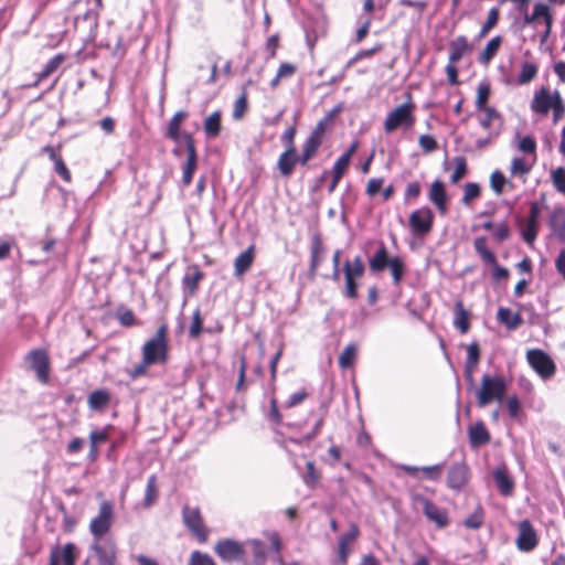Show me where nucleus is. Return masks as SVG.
<instances>
[{"label":"nucleus","instance_id":"f257e3e1","mask_svg":"<svg viewBox=\"0 0 565 565\" xmlns=\"http://www.w3.org/2000/svg\"><path fill=\"white\" fill-rule=\"evenodd\" d=\"M416 108L412 94L408 93L404 103L387 111L383 120L384 132L392 135L399 129L404 131L412 130L417 121Z\"/></svg>","mask_w":565,"mask_h":565},{"label":"nucleus","instance_id":"f03ea898","mask_svg":"<svg viewBox=\"0 0 565 565\" xmlns=\"http://www.w3.org/2000/svg\"><path fill=\"white\" fill-rule=\"evenodd\" d=\"M390 269L393 282L398 285L405 275L406 265L401 256H391L386 245L380 242L377 249L369 258V269L372 274H379Z\"/></svg>","mask_w":565,"mask_h":565},{"label":"nucleus","instance_id":"7ed1b4c3","mask_svg":"<svg viewBox=\"0 0 565 565\" xmlns=\"http://www.w3.org/2000/svg\"><path fill=\"white\" fill-rule=\"evenodd\" d=\"M168 326L162 323L154 335L148 339L141 348V358L152 365H164L170 359Z\"/></svg>","mask_w":565,"mask_h":565},{"label":"nucleus","instance_id":"20e7f679","mask_svg":"<svg viewBox=\"0 0 565 565\" xmlns=\"http://www.w3.org/2000/svg\"><path fill=\"white\" fill-rule=\"evenodd\" d=\"M344 288L343 295L348 299L355 300L359 298L360 280L365 275V264L360 255L352 259H347L342 267Z\"/></svg>","mask_w":565,"mask_h":565},{"label":"nucleus","instance_id":"39448f33","mask_svg":"<svg viewBox=\"0 0 565 565\" xmlns=\"http://www.w3.org/2000/svg\"><path fill=\"white\" fill-rule=\"evenodd\" d=\"M507 392V383L502 376H490L484 374L481 377L480 388L476 397L479 407H486L493 401L501 402Z\"/></svg>","mask_w":565,"mask_h":565},{"label":"nucleus","instance_id":"423d86ee","mask_svg":"<svg viewBox=\"0 0 565 565\" xmlns=\"http://www.w3.org/2000/svg\"><path fill=\"white\" fill-rule=\"evenodd\" d=\"M540 23L544 24V31L541 34L542 41L547 40L552 33L554 24V13L552 8L542 1L534 3L533 10L530 13L529 10L523 13V24L537 26Z\"/></svg>","mask_w":565,"mask_h":565},{"label":"nucleus","instance_id":"0eeeda50","mask_svg":"<svg viewBox=\"0 0 565 565\" xmlns=\"http://www.w3.org/2000/svg\"><path fill=\"white\" fill-rule=\"evenodd\" d=\"M89 550L92 554L86 558L84 565H116L117 546L115 540L94 541Z\"/></svg>","mask_w":565,"mask_h":565},{"label":"nucleus","instance_id":"6e6552de","mask_svg":"<svg viewBox=\"0 0 565 565\" xmlns=\"http://www.w3.org/2000/svg\"><path fill=\"white\" fill-rule=\"evenodd\" d=\"M182 522L199 543L204 544L207 542L210 531L199 508L184 505L182 508Z\"/></svg>","mask_w":565,"mask_h":565},{"label":"nucleus","instance_id":"1a4fd4ad","mask_svg":"<svg viewBox=\"0 0 565 565\" xmlns=\"http://www.w3.org/2000/svg\"><path fill=\"white\" fill-rule=\"evenodd\" d=\"M526 361L532 370L544 381L551 380L556 373L554 360L541 349L527 350Z\"/></svg>","mask_w":565,"mask_h":565},{"label":"nucleus","instance_id":"9d476101","mask_svg":"<svg viewBox=\"0 0 565 565\" xmlns=\"http://www.w3.org/2000/svg\"><path fill=\"white\" fill-rule=\"evenodd\" d=\"M114 523V507L109 501H103L99 505L98 514L92 519L89 531L94 541L102 542V537L107 534Z\"/></svg>","mask_w":565,"mask_h":565},{"label":"nucleus","instance_id":"9b49d317","mask_svg":"<svg viewBox=\"0 0 565 565\" xmlns=\"http://www.w3.org/2000/svg\"><path fill=\"white\" fill-rule=\"evenodd\" d=\"M435 214L428 206L414 210L408 217V226L413 235L426 237L434 227Z\"/></svg>","mask_w":565,"mask_h":565},{"label":"nucleus","instance_id":"f8f14e48","mask_svg":"<svg viewBox=\"0 0 565 565\" xmlns=\"http://www.w3.org/2000/svg\"><path fill=\"white\" fill-rule=\"evenodd\" d=\"M473 248L484 264L493 267V279L505 280L509 278V270L498 264L497 256L488 248V239L486 236L476 237Z\"/></svg>","mask_w":565,"mask_h":565},{"label":"nucleus","instance_id":"ddd939ff","mask_svg":"<svg viewBox=\"0 0 565 565\" xmlns=\"http://www.w3.org/2000/svg\"><path fill=\"white\" fill-rule=\"evenodd\" d=\"M25 361L29 363V367L35 373L39 382L42 384L50 382L51 360L45 349L31 350L26 354Z\"/></svg>","mask_w":565,"mask_h":565},{"label":"nucleus","instance_id":"4468645a","mask_svg":"<svg viewBox=\"0 0 565 565\" xmlns=\"http://www.w3.org/2000/svg\"><path fill=\"white\" fill-rule=\"evenodd\" d=\"M183 141L186 150V160L182 168V183L184 186H188L191 184L193 175L198 168V153L195 140L191 132H183Z\"/></svg>","mask_w":565,"mask_h":565},{"label":"nucleus","instance_id":"2eb2a0df","mask_svg":"<svg viewBox=\"0 0 565 565\" xmlns=\"http://www.w3.org/2000/svg\"><path fill=\"white\" fill-rule=\"evenodd\" d=\"M414 500L422 504L426 519L438 529H444L449 524L448 511L446 509L438 507L422 494H416Z\"/></svg>","mask_w":565,"mask_h":565},{"label":"nucleus","instance_id":"dca6fc26","mask_svg":"<svg viewBox=\"0 0 565 565\" xmlns=\"http://www.w3.org/2000/svg\"><path fill=\"white\" fill-rule=\"evenodd\" d=\"M214 552L227 563L241 562L245 556L244 544L231 539L220 540L214 546Z\"/></svg>","mask_w":565,"mask_h":565},{"label":"nucleus","instance_id":"f3484780","mask_svg":"<svg viewBox=\"0 0 565 565\" xmlns=\"http://www.w3.org/2000/svg\"><path fill=\"white\" fill-rule=\"evenodd\" d=\"M515 544L521 552H531L537 546L539 536L530 520L519 522Z\"/></svg>","mask_w":565,"mask_h":565},{"label":"nucleus","instance_id":"a211bd4d","mask_svg":"<svg viewBox=\"0 0 565 565\" xmlns=\"http://www.w3.org/2000/svg\"><path fill=\"white\" fill-rule=\"evenodd\" d=\"M478 121L490 137H498L503 128V117L494 107L477 110Z\"/></svg>","mask_w":565,"mask_h":565},{"label":"nucleus","instance_id":"6ab92c4d","mask_svg":"<svg viewBox=\"0 0 565 565\" xmlns=\"http://www.w3.org/2000/svg\"><path fill=\"white\" fill-rule=\"evenodd\" d=\"M79 551L74 543L56 545L50 552L49 565H75Z\"/></svg>","mask_w":565,"mask_h":565},{"label":"nucleus","instance_id":"aec40b11","mask_svg":"<svg viewBox=\"0 0 565 565\" xmlns=\"http://www.w3.org/2000/svg\"><path fill=\"white\" fill-rule=\"evenodd\" d=\"M359 536L360 529L355 523H352L349 531L339 537L337 548V563L339 565L348 564V559L352 553V544L358 540Z\"/></svg>","mask_w":565,"mask_h":565},{"label":"nucleus","instance_id":"412c9836","mask_svg":"<svg viewBox=\"0 0 565 565\" xmlns=\"http://www.w3.org/2000/svg\"><path fill=\"white\" fill-rule=\"evenodd\" d=\"M326 247L320 233H315L310 242V262L308 277L313 280L317 277L320 265L323 262Z\"/></svg>","mask_w":565,"mask_h":565},{"label":"nucleus","instance_id":"4be33fe9","mask_svg":"<svg viewBox=\"0 0 565 565\" xmlns=\"http://www.w3.org/2000/svg\"><path fill=\"white\" fill-rule=\"evenodd\" d=\"M554 100L555 90L552 92L547 87H541L534 93L531 109L535 114L547 116L554 105Z\"/></svg>","mask_w":565,"mask_h":565},{"label":"nucleus","instance_id":"5701e85b","mask_svg":"<svg viewBox=\"0 0 565 565\" xmlns=\"http://www.w3.org/2000/svg\"><path fill=\"white\" fill-rule=\"evenodd\" d=\"M429 201L436 206L440 215H446L448 212V195L446 185L441 180H435L428 191Z\"/></svg>","mask_w":565,"mask_h":565},{"label":"nucleus","instance_id":"b1692460","mask_svg":"<svg viewBox=\"0 0 565 565\" xmlns=\"http://www.w3.org/2000/svg\"><path fill=\"white\" fill-rule=\"evenodd\" d=\"M469 480V468L465 462H457L449 468L447 486L454 490H461Z\"/></svg>","mask_w":565,"mask_h":565},{"label":"nucleus","instance_id":"393cba45","mask_svg":"<svg viewBox=\"0 0 565 565\" xmlns=\"http://www.w3.org/2000/svg\"><path fill=\"white\" fill-rule=\"evenodd\" d=\"M473 50L472 43L469 42L466 35H458L449 42L448 61L450 63H458L466 55Z\"/></svg>","mask_w":565,"mask_h":565},{"label":"nucleus","instance_id":"a878e982","mask_svg":"<svg viewBox=\"0 0 565 565\" xmlns=\"http://www.w3.org/2000/svg\"><path fill=\"white\" fill-rule=\"evenodd\" d=\"M204 277L205 274L200 269L199 265L193 264L186 268L182 278V285L188 296L193 297L198 292L200 282Z\"/></svg>","mask_w":565,"mask_h":565},{"label":"nucleus","instance_id":"bb28decb","mask_svg":"<svg viewBox=\"0 0 565 565\" xmlns=\"http://www.w3.org/2000/svg\"><path fill=\"white\" fill-rule=\"evenodd\" d=\"M189 114L185 110L177 111L170 119L164 136L179 143L183 140V134L181 132L182 124L188 118Z\"/></svg>","mask_w":565,"mask_h":565},{"label":"nucleus","instance_id":"cd10ccee","mask_svg":"<svg viewBox=\"0 0 565 565\" xmlns=\"http://www.w3.org/2000/svg\"><path fill=\"white\" fill-rule=\"evenodd\" d=\"M297 163H300L297 150L286 149L278 158L277 168L282 177L288 178L294 173Z\"/></svg>","mask_w":565,"mask_h":565},{"label":"nucleus","instance_id":"c85d7f7f","mask_svg":"<svg viewBox=\"0 0 565 565\" xmlns=\"http://www.w3.org/2000/svg\"><path fill=\"white\" fill-rule=\"evenodd\" d=\"M256 247L254 244L249 245L234 260V275L236 277L243 276L248 271L255 260Z\"/></svg>","mask_w":565,"mask_h":565},{"label":"nucleus","instance_id":"c756f323","mask_svg":"<svg viewBox=\"0 0 565 565\" xmlns=\"http://www.w3.org/2000/svg\"><path fill=\"white\" fill-rule=\"evenodd\" d=\"M111 402V394L106 388L93 391L87 397L88 407L92 411L103 413Z\"/></svg>","mask_w":565,"mask_h":565},{"label":"nucleus","instance_id":"7c9ffc66","mask_svg":"<svg viewBox=\"0 0 565 565\" xmlns=\"http://www.w3.org/2000/svg\"><path fill=\"white\" fill-rule=\"evenodd\" d=\"M469 443L472 448H478L490 441V433L483 422H477L468 429Z\"/></svg>","mask_w":565,"mask_h":565},{"label":"nucleus","instance_id":"2f4dec72","mask_svg":"<svg viewBox=\"0 0 565 565\" xmlns=\"http://www.w3.org/2000/svg\"><path fill=\"white\" fill-rule=\"evenodd\" d=\"M493 479L495 481L499 492L502 495L509 497L512 494L514 490V481L510 477L508 469L505 467L497 468L493 471Z\"/></svg>","mask_w":565,"mask_h":565},{"label":"nucleus","instance_id":"473e14b6","mask_svg":"<svg viewBox=\"0 0 565 565\" xmlns=\"http://www.w3.org/2000/svg\"><path fill=\"white\" fill-rule=\"evenodd\" d=\"M454 313H455V319H454L455 327L459 330V332L461 334L467 333L470 329L471 313L468 309L465 308L462 300L459 299L455 302Z\"/></svg>","mask_w":565,"mask_h":565},{"label":"nucleus","instance_id":"72a5a7b5","mask_svg":"<svg viewBox=\"0 0 565 565\" xmlns=\"http://www.w3.org/2000/svg\"><path fill=\"white\" fill-rule=\"evenodd\" d=\"M203 130L209 139H215L222 130V111L215 110L210 114L203 121Z\"/></svg>","mask_w":565,"mask_h":565},{"label":"nucleus","instance_id":"f704fd0d","mask_svg":"<svg viewBox=\"0 0 565 565\" xmlns=\"http://www.w3.org/2000/svg\"><path fill=\"white\" fill-rule=\"evenodd\" d=\"M322 143L323 139L310 134L302 145L300 164L306 166L317 154Z\"/></svg>","mask_w":565,"mask_h":565},{"label":"nucleus","instance_id":"c9c22d12","mask_svg":"<svg viewBox=\"0 0 565 565\" xmlns=\"http://www.w3.org/2000/svg\"><path fill=\"white\" fill-rule=\"evenodd\" d=\"M341 111V107L337 106L332 110H330L323 118H321L312 131L311 135L319 137L324 140L326 135L331 130L335 116Z\"/></svg>","mask_w":565,"mask_h":565},{"label":"nucleus","instance_id":"e433bc0d","mask_svg":"<svg viewBox=\"0 0 565 565\" xmlns=\"http://www.w3.org/2000/svg\"><path fill=\"white\" fill-rule=\"evenodd\" d=\"M503 43L502 35H495L484 46V49L480 52L478 61L482 65H489L493 57L498 54L501 45Z\"/></svg>","mask_w":565,"mask_h":565},{"label":"nucleus","instance_id":"4c0bfd02","mask_svg":"<svg viewBox=\"0 0 565 565\" xmlns=\"http://www.w3.org/2000/svg\"><path fill=\"white\" fill-rule=\"evenodd\" d=\"M497 320L505 326L509 330L518 329L522 323L523 319L520 313L512 312L509 308L500 307L497 312Z\"/></svg>","mask_w":565,"mask_h":565},{"label":"nucleus","instance_id":"58836bf2","mask_svg":"<svg viewBox=\"0 0 565 565\" xmlns=\"http://www.w3.org/2000/svg\"><path fill=\"white\" fill-rule=\"evenodd\" d=\"M66 55L58 53L54 55L43 67V70L36 75V81L33 86L36 87L42 81L51 76L58 67L65 62Z\"/></svg>","mask_w":565,"mask_h":565},{"label":"nucleus","instance_id":"ea45409f","mask_svg":"<svg viewBox=\"0 0 565 565\" xmlns=\"http://www.w3.org/2000/svg\"><path fill=\"white\" fill-rule=\"evenodd\" d=\"M539 73V65L534 62H523L516 77L519 85H525L535 79Z\"/></svg>","mask_w":565,"mask_h":565},{"label":"nucleus","instance_id":"a19ab883","mask_svg":"<svg viewBox=\"0 0 565 565\" xmlns=\"http://www.w3.org/2000/svg\"><path fill=\"white\" fill-rule=\"evenodd\" d=\"M246 545L250 547L253 563L255 565H264L267 561L264 542L258 539H252L246 542Z\"/></svg>","mask_w":565,"mask_h":565},{"label":"nucleus","instance_id":"79ce46f5","mask_svg":"<svg viewBox=\"0 0 565 565\" xmlns=\"http://www.w3.org/2000/svg\"><path fill=\"white\" fill-rule=\"evenodd\" d=\"M115 317L118 320V322L120 323V326L126 327V328H130V327L139 324V322L135 316V312L131 309L127 308L125 305L118 306V308L115 312Z\"/></svg>","mask_w":565,"mask_h":565},{"label":"nucleus","instance_id":"37998d69","mask_svg":"<svg viewBox=\"0 0 565 565\" xmlns=\"http://www.w3.org/2000/svg\"><path fill=\"white\" fill-rule=\"evenodd\" d=\"M490 95H491L490 84L481 83L477 89V97H476V109L477 110L492 107V106L488 105Z\"/></svg>","mask_w":565,"mask_h":565},{"label":"nucleus","instance_id":"c03bdc74","mask_svg":"<svg viewBox=\"0 0 565 565\" xmlns=\"http://www.w3.org/2000/svg\"><path fill=\"white\" fill-rule=\"evenodd\" d=\"M158 498L157 476L151 475L147 480L146 493L143 499L145 507H151Z\"/></svg>","mask_w":565,"mask_h":565},{"label":"nucleus","instance_id":"a18cd8bd","mask_svg":"<svg viewBox=\"0 0 565 565\" xmlns=\"http://www.w3.org/2000/svg\"><path fill=\"white\" fill-rule=\"evenodd\" d=\"M500 10L498 8H491L488 12L486 22L482 24L479 31V38H484L499 22Z\"/></svg>","mask_w":565,"mask_h":565},{"label":"nucleus","instance_id":"49530a36","mask_svg":"<svg viewBox=\"0 0 565 565\" xmlns=\"http://www.w3.org/2000/svg\"><path fill=\"white\" fill-rule=\"evenodd\" d=\"M481 196V186L476 182H468L463 186V195L461 202L463 205H470L473 200Z\"/></svg>","mask_w":565,"mask_h":565},{"label":"nucleus","instance_id":"de8ad7c7","mask_svg":"<svg viewBox=\"0 0 565 565\" xmlns=\"http://www.w3.org/2000/svg\"><path fill=\"white\" fill-rule=\"evenodd\" d=\"M266 539L270 543V551L277 554V559L282 565H299L298 563L284 564L282 556L280 554L282 548V542L277 532H266Z\"/></svg>","mask_w":565,"mask_h":565},{"label":"nucleus","instance_id":"09e8293b","mask_svg":"<svg viewBox=\"0 0 565 565\" xmlns=\"http://www.w3.org/2000/svg\"><path fill=\"white\" fill-rule=\"evenodd\" d=\"M533 162H527L524 158H513L511 162V174L512 175H519V177H525L530 173L532 170Z\"/></svg>","mask_w":565,"mask_h":565},{"label":"nucleus","instance_id":"8fccbe9b","mask_svg":"<svg viewBox=\"0 0 565 565\" xmlns=\"http://www.w3.org/2000/svg\"><path fill=\"white\" fill-rule=\"evenodd\" d=\"M297 71V67L290 63H281L277 70L276 76L271 79L270 86L277 87L282 78L291 77Z\"/></svg>","mask_w":565,"mask_h":565},{"label":"nucleus","instance_id":"3c124183","mask_svg":"<svg viewBox=\"0 0 565 565\" xmlns=\"http://www.w3.org/2000/svg\"><path fill=\"white\" fill-rule=\"evenodd\" d=\"M539 222L526 221L521 228V235L525 243L532 245L536 239Z\"/></svg>","mask_w":565,"mask_h":565},{"label":"nucleus","instance_id":"603ef678","mask_svg":"<svg viewBox=\"0 0 565 565\" xmlns=\"http://www.w3.org/2000/svg\"><path fill=\"white\" fill-rule=\"evenodd\" d=\"M355 359L356 348L354 344H349L339 356V366L342 369H349L353 365Z\"/></svg>","mask_w":565,"mask_h":565},{"label":"nucleus","instance_id":"864d4df0","mask_svg":"<svg viewBox=\"0 0 565 565\" xmlns=\"http://www.w3.org/2000/svg\"><path fill=\"white\" fill-rule=\"evenodd\" d=\"M484 522V512L482 507H478L473 513L468 515L463 522L465 526L472 530H478Z\"/></svg>","mask_w":565,"mask_h":565},{"label":"nucleus","instance_id":"5fc2aeb1","mask_svg":"<svg viewBox=\"0 0 565 565\" xmlns=\"http://www.w3.org/2000/svg\"><path fill=\"white\" fill-rule=\"evenodd\" d=\"M454 161L456 163V168L450 175V182L456 184L468 173V166L465 157H456Z\"/></svg>","mask_w":565,"mask_h":565},{"label":"nucleus","instance_id":"6e6d98bb","mask_svg":"<svg viewBox=\"0 0 565 565\" xmlns=\"http://www.w3.org/2000/svg\"><path fill=\"white\" fill-rule=\"evenodd\" d=\"M508 180L500 170H495L490 174V188L497 195H501L504 192Z\"/></svg>","mask_w":565,"mask_h":565},{"label":"nucleus","instance_id":"4d7b16f0","mask_svg":"<svg viewBox=\"0 0 565 565\" xmlns=\"http://www.w3.org/2000/svg\"><path fill=\"white\" fill-rule=\"evenodd\" d=\"M248 110V99L247 93L243 92L242 95L235 100L234 109H233V118L235 120H239L244 117L246 111Z\"/></svg>","mask_w":565,"mask_h":565},{"label":"nucleus","instance_id":"13d9d810","mask_svg":"<svg viewBox=\"0 0 565 565\" xmlns=\"http://www.w3.org/2000/svg\"><path fill=\"white\" fill-rule=\"evenodd\" d=\"M306 475L303 481L309 487H316L321 478L320 472L316 469L315 462L309 460L306 462Z\"/></svg>","mask_w":565,"mask_h":565},{"label":"nucleus","instance_id":"bf43d9fd","mask_svg":"<svg viewBox=\"0 0 565 565\" xmlns=\"http://www.w3.org/2000/svg\"><path fill=\"white\" fill-rule=\"evenodd\" d=\"M553 111V122L557 124L565 115V103L558 90L555 89V100L551 109Z\"/></svg>","mask_w":565,"mask_h":565},{"label":"nucleus","instance_id":"052dcab7","mask_svg":"<svg viewBox=\"0 0 565 565\" xmlns=\"http://www.w3.org/2000/svg\"><path fill=\"white\" fill-rule=\"evenodd\" d=\"M554 188L562 194H565V168L558 167L551 173Z\"/></svg>","mask_w":565,"mask_h":565},{"label":"nucleus","instance_id":"680f3d73","mask_svg":"<svg viewBox=\"0 0 565 565\" xmlns=\"http://www.w3.org/2000/svg\"><path fill=\"white\" fill-rule=\"evenodd\" d=\"M82 21L87 22L89 29H96L98 25V12L95 9H88L82 15L78 14L75 18V25L77 26Z\"/></svg>","mask_w":565,"mask_h":565},{"label":"nucleus","instance_id":"e2e57ef3","mask_svg":"<svg viewBox=\"0 0 565 565\" xmlns=\"http://www.w3.org/2000/svg\"><path fill=\"white\" fill-rule=\"evenodd\" d=\"M150 366H152V364L146 362V360L141 358V361L135 364L131 369H129L127 371V374L131 380H137L139 377L147 375Z\"/></svg>","mask_w":565,"mask_h":565},{"label":"nucleus","instance_id":"0e129e2a","mask_svg":"<svg viewBox=\"0 0 565 565\" xmlns=\"http://www.w3.org/2000/svg\"><path fill=\"white\" fill-rule=\"evenodd\" d=\"M383 50L382 44H375L373 47L367 50H361L358 52L347 64V67L352 66L354 63H356L360 60L370 58L374 56L376 53L381 52Z\"/></svg>","mask_w":565,"mask_h":565},{"label":"nucleus","instance_id":"69168bd1","mask_svg":"<svg viewBox=\"0 0 565 565\" xmlns=\"http://www.w3.org/2000/svg\"><path fill=\"white\" fill-rule=\"evenodd\" d=\"M189 565H216V563L209 554L193 551L190 555Z\"/></svg>","mask_w":565,"mask_h":565},{"label":"nucleus","instance_id":"338daca9","mask_svg":"<svg viewBox=\"0 0 565 565\" xmlns=\"http://www.w3.org/2000/svg\"><path fill=\"white\" fill-rule=\"evenodd\" d=\"M443 470H444L443 463H437V465L420 468V472L424 475V478L431 480V481H438L441 478Z\"/></svg>","mask_w":565,"mask_h":565},{"label":"nucleus","instance_id":"774afa93","mask_svg":"<svg viewBox=\"0 0 565 565\" xmlns=\"http://www.w3.org/2000/svg\"><path fill=\"white\" fill-rule=\"evenodd\" d=\"M418 145L424 153H430L438 149L437 140L430 135H420L418 137Z\"/></svg>","mask_w":565,"mask_h":565}]
</instances>
